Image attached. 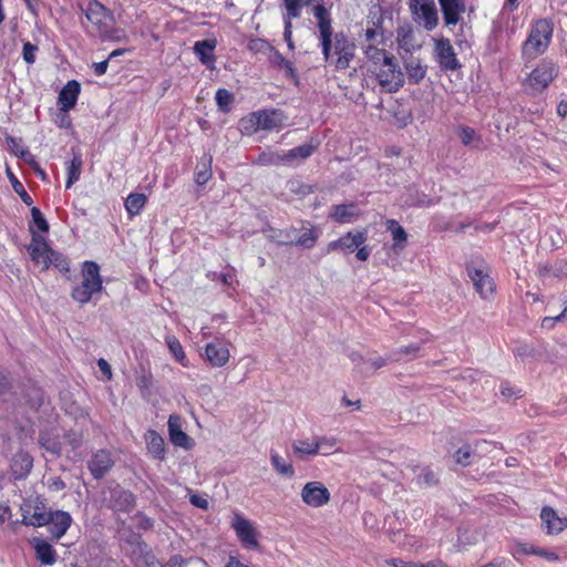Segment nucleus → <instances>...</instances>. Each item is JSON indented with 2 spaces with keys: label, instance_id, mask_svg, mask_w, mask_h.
Masks as SVG:
<instances>
[{
  "label": "nucleus",
  "instance_id": "49",
  "mask_svg": "<svg viewBox=\"0 0 567 567\" xmlns=\"http://www.w3.org/2000/svg\"><path fill=\"white\" fill-rule=\"evenodd\" d=\"M472 449L470 444H465L454 453L456 464L466 467L471 464Z\"/></svg>",
  "mask_w": 567,
  "mask_h": 567
},
{
  "label": "nucleus",
  "instance_id": "58",
  "mask_svg": "<svg viewBox=\"0 0 567 567\" xmlns=\"http://www.w3.org/2000/svg\"><path fill=\"white\" fill-rule=\"evenodd\" d=\"M386 564L392 567H422V563L406 561L400 558L388 559Z\"/></svg>",
  "mask_w": 567,
  "mask_h": 567
},
{
  "label": "nucleus",
  "instance_id": "31",
  "mask_svg": "<svg viewBox=\"0 0 567 567\" xmlns=\"http://www.w3.org/2000/svg\"><path fill=\"white\" fill-rule=\"evenodd\" d=\"M37 559L45 566H52L58 560L56 550L53 546L41 538H34L32 542Z\"/></svg>",
  "mask_w": 567,
  "mask_h": 567
},
{
  "label": "nucleus",
  "instance_id": "50",
  "mask_svg": "<svg viewBox=\"0 0 567 567\" xmlns=\"http://www.w3.org/2000/svg\"><path fill=\"white\" fill-rule=\"evenodd\" d=\"M316 444H318V454L330 455L334 450L337 440L333 437L319 436L316 439Z\"/></svg>",
  "mask_w": 567,
  "mask_h": 567
},
{
  "label": "nucleus",
  "instance_id": "46",
  "mask_svg": "<svg viewBox=\"0 0 567 567\" xmlns=\"http://www.w3.org/2000/svg\"><path fill=\"white\" fill-rule=\"evenodd\" d=\"M318 238L319 233L317 228L311 226L309 229H307L298 237V239L295 241V245L310 249L316 246Z\"/></svg>",
  "mask_w": 567,
  "mask_h": 567
},
{
  "label": "nucleus",
  "instance_id": "35",
  "mask_svg": "<svg viewBox=\"0 0 567 567\" xmlns=\"http://www.w3.org/2000/svg\"><path fill=\"white\" fill-rule=\"evenodd\" d=\"M537 272L540 277H567V258H558L553 262H544L537 266Z\"/></svg>",
  "mask_w": 567,
  "mask_h": 567
},
{
  "label": "nucleus",
  "instance_id": "7",
  "mask_svg": "<svg viewBox=\"0 0 567 567\" xmlns=\"http://www.w3.org/2000/svg\"><path fill=\"white\" fill-rule=\"evenodd\" d=\"M553 23L547 19H539L532 25L530 32L524 42L523 50L527 54L544 53L553 37Z\"/></svg>",
  "mask_w": 567,
  "mask_h": 567
},
{
  "label": "nucleus",
  "instance_id": "23",
  "mask_svg": "<svg viewBox=\"0 0 567 567\" xmlns=\"http://www.w3.org/2000/svg\"><path fill=\"white\" fill-rule=\"evenodd\" d=\"M446 25H456L466 11L465 0H439Z\"/></svg>",
  "mask_w": 567,
  "mask_h": 567
},
{
  "label": "nucleus",
  "instance_id": "33",
  "mask_svg": "<svg viewBox=\"0 0 567 567\" xmlns=\"http://www.w3.org/2000/svg\"><path fill=\"white\" fill-rule=\"evenodd\" d=\"M456 134L461 143L466 147L474 150H484L486 147L482 135L471 126L460 125L456 128Z\"/></svg>",
  "mask_w": 567,
  "mask_h": 567
},
{
  "label": "nucleus",
  "instance_id": "47",
  "mask_svg": "<svg viewBox=\"0 0 567 567\" xmlns=\"http://www.w3.org/2000/svg\"><path fill=\"white\" fill-rule=\"evenodd\" d=\"M215 99L221 112L228 113L230 111L234 102V94L231 92L226 89H218Z\"/></svg>",
  "mask_w": 567,
  "mask_h": 567
},
{
  "label": "nucleus",
  "instance_id": "60",
  "mask_svg": "<svg viewBox=\"0 0 567 567\" xmlns=\"http://www.w3.org/2000/svg\"><path fill=\"white\" fill-rule=\"evenodd\" d=\"M48 487L50 491L59 492L65 488V483L61 477L55 476L48 480Z\"/></svg>",
  "mask_w": 567,
  "mask_h": 567
},
{
  "label": "nucleus",
  "instance_id": "44",
  "mask_svg": "<svg viewBox=\"0 0 567 567\" xmlns=\"http://www.w3.org/2000/svg\"><path fill=\"white\" fill-rule=\"evenodd\" d=\"M417 470H420V473L416 474L415 482L419 486L429 487V486H434L439 483V480L431 467H429V466H425V467L414 466L413 467L414 473Z\"/></svg>",
  "mask_w": 567,
  "mask_h": 567
},
{
  "label": "nucleus",
  "instance_id": "6",
  "mask_svg": "<svg viewBox=\"0 0 567 567\" xmlns=\"http://www.w3.org/2000/svg\"><path fill=\"white\" fill-rule=\"evenodd\" d=\"M558 66L553 61L544 59L527 74L523 85L535 94L543 93L558 76Z\"/></svg>",
  "mask_w": 567,
  "mask_h": 567
},
{
  "label": "nucleus",
  "instance_id": "5",
  "mask_svg": "<svg viewBox=\"0 0 567 567\" xmlns=\"http://www.w3.org/2000/svg\"><path fill=\"white\" fill-rule=\"evenodd\" d=\"M81 277V282L72 288L71 298L80 305H86L95 293L103 289V279L97 262L93 260L84 261Z\"/></svg>",
  "mask_w": 567,
  "mask_h": 567
},
{
  "label": "nucleus",
  "instance_id": "28",
  "mask_svg": "<svg viewBox=\"0 0 567 567\" xmlns=\"http://www.w3.org/2000/svg\"><path fill=\"white\" fill-rule=\"evenodd\" d=\"M33 457L25 451L17 452L10 464L11 474L14 480H23L31 472Z\"/></svg>",
  "mask_w": 567,
  "mask_h": 567
},
{
  "label": "nucleus",
  "instance_id": "10",
  "mask_svg": "<svg viewBox=\"0 0 567 567\" xmlns=\"http://www.w3.org/2000/svg\"><path fill=\"white\" fill-rule=\"evenodd\" d=\"M315 0H282L285 7L284 13V39L290 51L295 50L292 40V19L301 17L302 9L310 6Z\"/></svg>",
  "mask_w": 567,
  "mask_h": 567
},
{
  "label": "nucleus",
  "instance_id": "43",
  "mask_svg": "<svg viewBox=\"0 0 567 567\" xmlns=\"http://www.w3.org/2000/svg\"><path fill=\"white\" fill-rule=\"evenodd\" d=\"M274 63L285 70L286 78L292 80L295 84L299 83V76L297 70L293 66V63L286 59L279 51L274 52Z\"/></svg>",
  "mask_w": 567,
  "mask_h": 567
},
{
  "label": "nucleus",
  "instance_id": "55",
  "mask_svg": "<svg viewBox=\"0 0 567 567\" xmlns=\"http://www.w3.org/2000/svg\"><path fill=\"white\" fill-rule=\"evenodd\" d=\"M420 349L421 347L419 344H410L406 347H402L393 353L392 359L399 361L403 355L414 357L420 351Z\"/></svg>",
  "mask_w": 567,
  "mask_h": 567
},
{
  "label": "nucleus",
  "instance_id": "51",
  "mask_svg": "<svg viewBox=\"0 0 567 567\" xmlns=\"http://www.w3.org/2000/svg\"><path fill=\"white\" fill-rule=\"evenodd\" d=\"M10 181L13 187V190L20 196L21 200L28 205L31 206L33 204L32 197L28 194L24 186L21 182L11 173L10 174Z\"/></svg>",
  "mask_w": 567,
  "mask_h": 567
},
{
  "label": "nucleus",
  "instance_id": "42",
  "mask_svg": "<svg viewBox=\"0 0 567 567\" xmlns=\"http://www.w3.org/2000/svg\"><path fill=\"white\" fill-rule=\"evenodd\" d=\"M270 462L275 471L288 478H291L295 476V468L292 464L287 463L277 451L270 452Z\"/></svg>",
  "mask_w": 567,
  "mask_h": 567
},
{
  "label": "nucleus",
  "instance_id": "56",
  "mask_svg": "<svg viewBox=\"0 0 567 567\" xmlns=\"http://www.w3.org/2000/svg\"><path fill=\"white\" fill-rule=\"evenodd\" d=\"M536 548H537L536 546L530 545L528 543H518L515 545L513 556L516 557L517 555H520V556L535 555Z\"/></svg>",
  "mask_w": 567,
  "mask_h": 567
},
{
  "label": "nucleus",
  "instance_id": "34",
  "mask_svg": "<svg viewBox=\"0 0 567 567\" xmlns=\"http://www.w3.org/2000/svg\"><path fill=\"white\" fill-rule=\"evenodd\" d=\"M355 207L354 203L332 205L329 218L338 224L351 223L354 217L360 215L359 212H355Z\"/></svg>",
  "mask_w": 567,
  "mask_h": 567
},
{
  "label": "nucleus",
  "instance_id": "16",
  "mask_svg": "<svg viewBox=\"0 0 567 567\" xmlns=\"http://www.w3.org/2000/svg\"><path fill=\"white\" fill-rule=\"evenodd\" d=\"M205 359L213 368L225 367L230 358L228 343L223 339H215L204 348Z\"/></svg>",
  "mask_w": 567,
  "mask_h": 567
},
{
  "label": "nucleus",
  "instance_id": "27",
  "mask_svg": "<svg viewBox=\"0 0 567 567\" xmlns=\"http://www.w3.org/2000/svg\"><path fill=\"white\" fill-rule=\"evenodd\" d=\"M217 47L216 39H205L202 41H197L194 44V53L198 58L202 64L207 66L208 69H215L216 56L215 49Z\"/></svg>",
  "mask_w": 567,
  "mask_h": 567
},
{
  "label": "nucleus",
  "instance_id": "20",
  "mask_svg": "<svg viewBox=\"0 0 567 567\" xmlns=\"http://www.w3.org/2000/svg\"><path fill=\"white\" fill-rule=\"evenodd\" d=\"M467 275L473 281L475 290L482 298L486 299L495 292L496 285L494 279L483 269L467 268Z\"/></svg>",
  "mask_w": 567,
  "mask_h": 567
},
{
  "label": "nucleus",
  "instance_id": "30",
  "mask_svg": "<svg viewBox=\"0 0 567 567\" xmlns=\"http://www.w3.org/2000/svg\"><path fill=\"white\" fill-rule=\"evenodd\" d=\"M63 453L69 460L76 461L81 457L79 450L83 444V434L73 430L64 433L62 436Z\"/></svg>",
  "mask_w": 567,
  "mask_h": 567
},
{
  "label": "nucleus",
  "instance_id": "8",
  "mask_svg": "<svg viewBox=\"0 0 567 567\" xmlns=\"http://www.w3.org/2000/svg\"><path fill=\"white\" fill-rule=\"evenodd\" d=\"M230 527L241 546L246 549L259 550V533L254 523L246 518L243 514L236 512L233 515Z\"/></svg>",
  "mask_w": 567,
  "mask_h": 567
},
{
  "label": "nucleus",
  "instance_id": "26",
  "mask_svg": "<svg viewBox=\"0 0 567 567\" xmlns=\"http://www.w3.org/2000/svg\"><path fill=\"white\" fill-rule=\"evenodd\" d=\"M144 441L148 454L156 461H164L166 458V443L164 437L153 429L144 433Z\"/></svg>",
  "mask_w": 567,
  "mask_h": 567
},
{
  "label": "nucleus",
  "instance_id": "54",
  "mask_svg": "<svg viewBox=\"0 0 567 567\" xmlns=\"http://www.w3.org/2000/svg\"><path fill=\"white\" fill-rule=\"evenodd\" d=\"M38 50L39 49L35 44H32L29 41L24 42L22 48L23 60L28 64H33L35 62V53L38 52Z\"/></svg>",
  "mask_w": 567,
  "mask_h": 567
},
{
  "label": "nucleus",
  "instance_id": "52",
  "mask_svg": "<svg viewBox=\"0 0 567 567\" xmlns=\"http://www.w3.org/2000/svg\"><path fill=\"white\" fill-rule=\"evenodd\" d=\"M247 47L252 53H267L268 51L275 52L274 47L268 41L260 38L251 39Z\"/></svg>",
  "mask_w": 567,
  "mask_h": 567
},
{
  "label": "nucleus",
  "instance_id": "40",
  "mask_svg": "<svg viewBox=\"0 0 567 567\" xmlns=\"http://www.w3.org/2000/svg\"><path fill=\"white\" fill-rule=\"evenodd\" d=\"M165 342L169 352L176 359V361L181 363L184 368H188L189 360L186 357V353L181 341L175 336H166Z\"/></svg>",
  "mask_w": 567,
  "mask_h": 567
},
{
  "label": "nucleus",
  "instance_id": "3",
  "mask_svg": "<svg viewBox=\"0 0 567 567\" xmlns=\"http://www.w3.org/2000/svg\"><path fill=\"white\" fill-rule=\"evenodd\" d=\"M370 72L373 74L380 91L395 93L404 84V75L393 54L386 52L380 55V60H368Z\"/></svg>",
  "mask_w": 567,
  "mask_h": 567
},
{
  "label": "nucleus",
  "instance_id": "53",
  "mask_svg": "<svg viewBox=\"0 0 567 567\" xmlns=\"http://www.w3.org/2000/svg\"><path fill=\"white\" fill-rule=\"evenodd\" d=\"M31 216H32V223L37 227V229H39L42 233L49 231V224L38 207L33 206L31 208Z\"/></svg>",
  "mask_w": 567,
  "mask_h": 567
},
{
  "label": "nucleus",
  "instance_id": "48",
  "mask_svg": "<svg viewBox=\"0 0 567 567\" xmlns=\"http://www.w3.org/2000/svg\"><path fill=\"white\" fill-rule=\"evenodd\" d=\"M50 266H53L62 274L70 272V261L62 252L53 250L50 257Z\"/></svg>",
  "mask_w": 567,
  "mask_h": 567
},
{
  "label": "nucleus",
  "instance_id": "21",
  "mask_svg": "<svg viewBox=\"0 0 567 567\" xmlns=\"http://www.w3.org/2000/svg\"><path fill=\"white\" fill-rule=\"evenodd\" d=\"M113 465L114 461L111 452L102 449L92 455L87 467L95 480H101L113 467Z\"/></svg>",
  "mask_w": 567,
  "mask_h": 567
},
{
  "label": "nucleus",
  "instance_id": "45",
  "mask_svg": "<svg viewBox=\"0 0 567 567\" xmlns=\"http://www.w3.org/2000/svg\"><path fill=\"white\" fill-rule=\"evenodd\" d=\"M408 79L411 83H420L426 74V68L423 66L419 61H410L405 65Z\"/></svg>",
  "mask_w": 567,
  "mask_h": 567
},
{
  "label": "nucleus",
  "instance_id": "36",
  "mask_svg": "<svg viewBox=\"0 0 567 567\" xmlns=\"http://www.w3.org/2000/svg\"><path fill=\"white\" fill-rule=\"evenodd\" d=\"M39 443L47 452L56 457L63 454V441L58 433L42 431L39 435Z\"/></svg>",
  "mask_w": 567,
  "mask_h": 567
},
{
  "label": "nucleus",
  "instance_id": "61",
  "mask_svg": "<svg viewBox=\"0 0 567 567\" xmlns=\"http://www.w3.org/2000/svg\"><path fill=\"white\" fill-rule=\"evenodd\" d=\"M535 556L543 557L548 561H558L559 560V556L556 553L548 551L545 548H540V547L536 548Z\"/></svg>",
  "mask_w": 567,
  "mask_h": 567
},
{
  "label": "nucleus",
  "instance_id": "41",
  "mask_svg": "<svg viewBox=\"0 0 567 567\" xmlns=\"http://www.w3.org/2000/svg\"><path fill=\"white\" fill-rule=\"evenodd\" d=\"M212 155L205 154L202 156L199 165H202L203 168H197L195 172V183L197 185L203 186L212 178Z\"/></svg>",
  "mask_w": 567,
  "mask_h": 567
},
{
  "label": "nucleus",
  "instance_id": "25",
  "mask_svg": "<svg viewBox=\"0 0 567 567\" xmlns=\"http://www.w3.org/2000/svg\"><path fill=\"white\" fill-rule=\"evenodd\" d=\"M540 519L547 535H557L567 528V517L558 516L557 512L549 506L542 508Z\"/></svg>",
  "mask_w": 567,
  "mask_h": 567
},
{
  "label": "nucleus",
  "instance_id": "24",
  "mask_svg": "<svg viewBox=\"0 0 567 567\" xmlns=\"http://www.w3.org/2000/svg\"><path fill=\"white\" fill-rule=\"evenodd\" d=\"M81 93V84L76 80H70L61 89L58 96V105L60 111L69 112L76 105Z\"/></svg>",
  "mask_w": 567,
  "mask_h": 567
},
{
  "label": "nucleus",
  "instance_id": "22",
  "mask_svg": "<svg viewBox=\"0 0 567 567\" xmlns=\"http://www.w3.org/2000/svg\"><path fill=\"white\" fill-rule=\"evenodd\" d=\"M22 524L33 527L47 526L50 523V512H47L45 504L37 501L31 509L22 508Z\"/></svg>",
  "mask_w": 567,
  "mask_h": 567
},
{
  "label": "nucleus",
  "instance_id": "37",
  "mask_svg": "<svg viewBox=\"0 0 567 567\" xmlns=\"http://www.w3.org/2000/svg\"><path fill=\"white\" fill-rule=\"evenodd\" d=\"M293 455L300 460L318 455V444L309 439L296 440L291 444Z\"/></svg>",
  "mask_w": 567,
  "mask_h": 567
},
{
  "label": "nucleus",
  "instance_id": "38",
  "mask_svg": "<svg viewBox=\"0 0 567 567\" xmlns=\"http://www.w3.org/2000/svg\"><path fill=\"white\" fill-rule=\"evenodd\" d=\"M147 203V196L143 193H131L125 202L124 207L130 218L140 215Z\"/></svg>",
  "mask_w": 567,
  "mask_h": 567
},
{
  "label": "nucleus",
  "instance_id": "62",
  "mask_svg": "<svg viewBox=\"0 0 567 567\" xmlns=\"http://www.w3.org/2000/svg\"><path fill=\"white\" fill-rule=\"evenodd\" d=\"M190 504L200 509H208V501L197 494H194L189 498Z\"/></svg>",
  "mask_w": 567,
  "mask_h": 567
},
{
  "label": "nucleus",
  "instance_id": "32",
  "mask_svg": "<svg viewBox=\"0 0 567 567\" xmlns=\"http://www.w3.org/2000/svg\"><path fill=\"white\" fill-rule=\"evenodd\" d=\"M385 226L392 236L393 244L391 248L393 252L400 255L408 245V233L395 219H388Z\"/></svg>",
  "mask_w": 567,
  "mask_h": 567
},
{
  "label": "nucleus",
  "instance_id": "14",
  "mask_svg": "<svg viewBox=\"0 0 567 567\" xmlns=\"http://www.w3.org/2000/svg\"><path fill=\"white\" fill-rule=\"evenodd\" d=\"M368 239V233L365 229L358 231H348L342 235L340 238L330 241L327 245L326 252L330 254L336 250H341L344 254H352L355 249L363 244H365Z\"/></svg>",
  "mask_w": 567,
  "mask_h": 567
},
{
  "label": "nucleus",
  "instance_id": "9",
  "mask_svg": "<svg viewBox=\"0 0 567 567\" xmlns=\"http://www.w3.org/2000/svg\"><path fill=\"white\" fill-rule=\"evenodd\" d=\"M362 49L368 60H380L386 53L384 45V30L381 22H373L362 34Z\"/></svg>",
  "mask_w": 567,
  "mask_h": 567
},
{
  "label": "nucleus",
  "instance_id": "19",
  "mask_svg": "<svg viewBox=\"0 0 567 567\" xmlns=\"http://www.w3.org/2000/svg\"><path fill=\"white\" fill-rule=\"evenodd\" d=\"M435 51L440 66L445 71H455L461 66L453 45L449 39H440L436 41Z\"/></svg>",
  "mask_w": 567,
  "mask_h": 567
},
{
  "label": "nucleus",
  "instance_id": "39",
  "mask_svg": "<svg viewBox=\"0 0 567 567\" xmlns=\"http://www.w3.org/2000/svg\"><path fill=\"white\" fill-rule=\"evenodd\" d=\"M82 155L80 153L74 154L72 159L68 163L66 166V181H65V187L70 188L73 184H75L82 173Z\"/></svg>",
  "mask_w": 567,
  "mask_h": 567
},
{
  "label": "nucleus",
  "instance_id": "2",
  "mask_svg": "<svg viewBox=\"0 0 567 567\" xmlns=\"http://www.w3.org/2000/svg\"><path fill=\"white\" fill-rule=\"evenodd\" d=\"M84 14L87 20L86 33L101 41H118L120 32L115 27L114 13L97 0H90Z\"/></svg>",
  "mask_w": 567,
  "mask_h": 567
},
{
  "label": "nucleus",
  "instance_id": "17",
  "mask_svg": "<svg viewBox=\"0 0 567 567\" xmlns=\"http://www.w3.org/2000/svg\"><path fill=\"white\" fill-rule=\"evenodd\" d=\"M315 150H316V146H313L311 144H303V145H299L295 148L289 150L284 155L275 154V153H271L268 155L262 154L260 156V161L264 163H267V164H280V163L292 162L296 158L306 159L313 154Z\"/></svg>",
  "mask_w": 567,
  "mask_h": 567
},
{
  "label": "nucleus",
  "instance_id": "59",
  "mask_svg": "<svg viewBox=\"0 0 567 567\" xmlns=\"http://www.w3.org/2000/svg\"><path fill=\"white\" fill-rule=\"evenodd\" d=\"M229 271L228 272H221L218 275L219 280L225 286H231L234 281L236 280V270L234 267L228 266Z\"/></svg>",
  "mask_w": 567,
  "mask_h": 567
},
{
  "label": "nucleus",
  "instance_id": "11",
  "mask_svg": "<svg viewBox=\"0 0 567 567\" xmlns=\"http://www.w3.org/2000/svg\"><path fill=\"white\" fill-rule=\"evenodd\" d=\"M303 504L312 508H320L331 501L330 491L320 481L307 482L300 492Z\"/></svg>",
  "mask_w": 567,
  "mask_h": 567
},
{
  "label": "nucleus",
  "instance_id": "13",
  "mask_svg": "<svg viewBox=\"0 0 567 567\" xmlns=\"http://www.w3.org/2000/svg\"><path fill=\"white\" fill-rule=\"evenodd\" d=\"M106 507L114 513H130L136 506V496L128 489L116 485L109 491Z\"/></svg>",
  "mask_w": 567,
  "mask_h": 567
},
{
  "label": "nucleus",
  "instance_id": "15",
  "mask_svg": "<svg viewBox=\"0 0 567 567\" xmlns=\"http://www.w3.org/2000/svg\"><path fill=\"white\" fill-rule=\"evenodd\" d=\"M412 12L416 21L431 31L439 23L437 9L434 0H416L411 4Z\"/></svg>",
  "mask_w": 567,
  "mask_h": 567
},
{
  "label": "nucleus",
  "instance_id": "1",
  "mask_svg": "<svg viewBox=\"0 0 567 567\" xmlns=\"http://www.w3.org/2000/svg\"><path fill=\"white\" fill-rule=\"evenodd\" d=\"M312 13L317 21L319 47L324 61L334 71L349 69L355 56L354 42L344 32L333 33L331 13L323 4H316Z\"/></svg>",
  "mask_w": 567,
  "mask_h": 567
},
{
  "label": "nucleus",
  "instance_id": "63",
  "mask_svg": "<svg viewBox=\"0 0 567 567\" xmlns=\"http://www.w3.org/2000/svg\"><path fill=\"white\" fill-rule=\"evenodd\" d=\"M355 251V258L360 261H367L371 255V249L365 244L358 247Z\"/></svg>",
  "mask_w": 567,
  "mask_h": 567
},
{
  "label": "nucleus",
  "instance_id": "4",
  "mask_svg": "<svg viewBox=\"0 0 567 567\" xmlns=\"http://www.w3.org/2000/svg\"><path fill=\"white\" fill-rule=\"evenodd\" d=\"M287 115L279 109H264L249 113L239 120L244 135L251 136L258 131H280L287 125Z\"/></svg>",
  "mask_w": 567,
  "mask_h": 567
},
{
  "label": "nucleus",
  "instance_id": "18",
  "mask_svg": "<svg viewBox=\"0 0 567 567\" xmlns=\"http://www.w3.org/2000/svg\"><path fill=\"white\" fill-rule=\"evenodd\" d=\"M169 441L174 446L189 450L193 441L186 432L183 431V419L178 414H171L167 422Z\"/></svg>",
  "mask_w": 567,
  "mask_h": 567
},
{
  "label": "nucleus",
  "instance_id": "12",
  "mask_svg": "<svg viewBox=\"0 0 567 567\" xmlns=\"http://www.w3.org/2000/svg\"><path fill=\"white\" fill-rule=\"evenodd\" d=\"M30 231L32 233L31 243L27 246L30 258L35 265L41 266L42 270H48L53 249L44 237L33 230L32 226H30Z\"/></svg>",
  "mask_w": 567,
  "mask_h": 567
},
{
  "label": "nucleus",
  "instance_id": "64",
  "mask_svg": "<svg viewBox=\"0 0 567 567\" xmlns=\"http://www.w3.org/2000/svg\"><path fill=\"white\" fill-rule=\"evenodd\" d=\"M509 565V560L505 557H495L492 561L482 565L481 567H507Z\"/></svg>",
  "mask_w": 567,
  "mask_h": 567
},
{
  "label": "nucleus",
  "instance_id": "29",
  "mask_svg": "<svg viewBox=\"0 0 567 567\" xmlns=\"http://www.w3.org/2000/svg\"><path fill=\"white\" fill-rule=\"evenodd\" d=\"M50 533L53 538L63 537L72 524V517L68 512L55 511L50 512Z\"/></svg>",
  "mask_w": 567,
  "mask_h": 567
},
{
  "label": "nucleus",
  "instance_id": "57",
  "mask_svg": "<svg viewBox=\"0 0 567 567\" xmlns=\"http://www.w3.org/2000/svg\"><path fill=\"white\" fill-rule=\"evenodd\" d=\"M137 527L143 530H150L154 527V520L142 512L135 515Z\"/></svg>",
  "mask_w": 567,
  "mask_h": 567
}]
</instances>
